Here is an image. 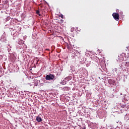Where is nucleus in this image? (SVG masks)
<instances>
[{"label": "nucleus", "instance_id": "obj_1", "mask_svg": "<svg viewBox=\"0 0 129 129\" xmlns=\"http://www.w3.org/2000/svg\"><path fill=\"white\" fill-rule=\"evenodd\" d=\"M118 59L121 61H125L126 60H127V59H129V53L127 54V57L124 53L120 54L118 56Z\"/></svg>", "mask_w": 129, "mask_h": 129}, {"label": "nucleus", "instance_id": "obj_2", "mask_svg": "<svg viewBox=\"0 0 129 129\" xmlns=\"http://www.w3.org/2000/svg\"><path fill=\"white\" fill-rule=\"evenodd\" d=\"M54 77H55L54 76V75H52V74L47 75L45 77V79L46 80H53Z\"/></svg>", "mask_w": 129, "mask_h": 129}, {"label": "nucleus", "instance_id": "obj_3", "mask_svg": "<svg viewBox=\"0 0 129 129\" xmlns=\"http://www.w3.org/2000/svg\"><path fill=\"white\" fill-rule=\"evenodd\" d=\"M112 16L115 21H118L119 20V15L117 13H113Z\"/></svg>", "mask_w": 129, "mask_h": 129}, {"label": "nucleus", "instance_id": "obj_4", "mask_svg": "<svg viewBox=\"0 0 129 129\" xmlns=\"http://www.w3.org/2000/svg\"><path fill=\"white\" fill-rule=\"evenodd\" d=\"M1 42H6L7 41V37H6V33L4 32L1 36Z\"/></svg>", "mask_w": 129, "mask_h": 129}, {"label": "nucleus", "instance_id": "obj_5", "mask_svg": "<svg viewBox=\"0 0 129 129\" xmlns=\"http://www.w3.org/2000/svg\"><path fill=\"white\" fill-rule=\"evenodd\" d=\"M122 68H128L129 62H125L122 63Z\"/></svg>", "mask_w": 129, "mask_h": 129}, {"label": "nucleus", "instance_id": "obj_6", "mask_svg": "<svg viewBox=\"0 0 129 129\" xmlns=\"http://www.w3.org/2000/svg\"><path fill=\"white\" fill-rule=\"evenodd\" d=\"M108 83L109 84H112L113 85H114V84H115V81L112 80V79H109L108 80Z\"/></svg>", "mask_w": 129, "mask_h": 129}, {"label": "nucleus", "instance_id": "obj_7", "mask_svg": "<svg viewBox=\"0 0 129 129\" xmlns=\"http://www.w3.org/2000/svg\"><path fill=\"white\" fill-rule=\"evenodd\" d=\"M90 125L93 128H95V127H96V125H97L96 123H92V122L90 123Z\"/></svg>", "mask_w": 129, "mask_h": 129}, {"label": "nucleus", "instance_id": "obj_8", "mask_svg": "<svg viewBox=\"0 0 129 129\" xmlns=\"http://www.w3.org/2000/svg\"><path fill=\"white\" fill-rule=\"evenodd\" d=\"M36 120L38 121V122H41V121H42V118L39 116H37Z\"/></svg>", "mask_w": 129, "mask_h": 129}, {"label": "nucleus", "instance_id": "obj_9", "mask_svg": "<svg viewBox=\"0 0 129 129\" xmlns=\"http://www.w3.org/2000/svg\"><path fill=\"white\" fill-rule=\"evenodd\" d=\"M16 48L18 49V50H19V49H22V45L21 44H18L17 45Z\"/></svg>", "mask_w": 129, "mask_h": 129}, {"label": "nucleus", "instance_id": "obj_10", "mask_svg": "<svg viewBox=\"0 0 129 129\" xmlns=\"http://www.w3.org/2000/svg\"><path fill=\"white\" fill-rule=\"evenodd\" d=\"M76 56H77V55H76V54L75 53H72V58L73 59L75 58Z\"/></svg>", "mask_w": 129, "mask_h": 129}, {"label": "nucleus", "instance_id": "obj_11", "mask_svg": "<svg viewBox=\"0 0 129 129\" xmlns=\"http://www.w3.org/2000/svg\"><path fill=\"white\" fill-rule=\"evenodd\" d=\"M124 119H125V120H128L129 116L128 115L125 116Z\"/></svg>", "mask_w": 129, "mask_h": 129}, {"label": "nucleus", "instance_id": "obj_12", "mask_svg": "<svg viewBox=\"0 0 129 129\" xmlns=\"http://www.w3.org/2000/svg\"><path fill=\"white\" fill-rule=\"evenodd\" d=\"M36 14H37V15H38L39 16H41V14H39L40 11H36Z\"/></svg>", "mask_w": 129, "mask_h": 129}, {"label": "nucleus", "instance_id": "obj_13", "mask_svg": "<svg viewBox=\"0 0 129 129\" xmlns=\"http://www.w3.org/2000/svg\"><path fill=\"white\" fill-rule=\"evenodd\" d=\"M34 86H37L38 85V82H36L33 83Z\"/></svg>", "mask_w": 129, "mask_h": 129}, {"label": "nucleus", "instance_id": "obj_14", "mask_svg": "<svg viewBox=\"0 0 129 129\" xmlns=\"http://www.w3.org/2000/svg\"><path fill=\"white\" fill-rule=\"evenodd\" d=\"M27 85H29V86H33V83H27Z\"/></svg>", "mask_w": 129, "mask_h": 129}, {"label": "nucleus", "instance_id": "obj_15", "mask_svg": "<svg viewBox=\"0 0 129 129\" xmlns=\"http://www.w3.org/2000/svg\"><path fill=\"white\" fill-rule=\"evenodd\" d=\"M10 27V25H6L5 26V29H7V28H9Z\"/></svg>", "mask_w": 129, "mask_h": 129}, {"label": "nucleus", "instance_id": "obj_16", "mask_svg": "<svg viewBox=\"0 0 129 129\" xmlns=\"http://www.w3.org/2000/svg\"><path fill=\"white\" fill-rule=\"evenodd\" d=\"M6 20H7L8 21H9V20H11V17H7Z\"/></svg>", "mask_w": 129, "mask_h": 129}, {"label": "nucleus", "instance_id": "obj_17", "mask_svg": "<svg viewBox=\"0 0 129 129\" xmlns=\"http://www.w3.org/2000/svg\"><path fill=\"white\" fill-rule=\"evenodd\" d=\"M60 17H61V19H64V17H63V15L61 14Z\"/></svg>", "mask_w": 129, "mask_h": 129}, {"label": "nucleus", "instance_id": "obj_18", "mask_svg": "<svg viewBox=\"0 0 129 129\" xmlns=\"http://www.w3.org/2000/svg\"><path fill=\"white\" fill-rule=\"evenodd\" d=\"M123 13L122 12H120V15H122Z\"/></svg>", "mask_w": 129, "mask_h": 129}, {"label": "nucleus", "instance_id": "obj_19", "mask_svg": "<svg viewBox=\"0 0 129 129\" xmlns=\"http://www.w3.org/2000/svg\"><path fill=\"white\" fill-rule=\"evenodd\" d=\"M126 129H129V127L127 128Z\"/></svg>", "mask_w": 129, "mask_h": 129}]
</instances>
